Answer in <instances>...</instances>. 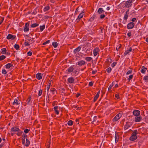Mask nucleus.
Segmentation results:
<instances>
[{
  "label": "nucleus",
  "mask_w": 148,
  "mask_h": 148,
  "mask_svg": "<svg viewBox=\"0 0 148 148\" xmlns=\"http://www.w3.org/2000/svg\"><path fill=\"white\" fill-rule=\"evenodd\" d=\"M114 82H113L111 84L110 86H109L108 88V90H110L112 87L113 86L114 84H113Z\"/></svg>",
  "instance_id": "49530a36"
},
{
  "label": "nucleus",
  "mask_w": 148,
  "mask_h": 148,
  "mask_svg": "<svg viewBox=\"0 0 148 148\" xmlns=\"http://www.w3.org/2000/svg\"><path fill=\"white\" fill-rule=\"evenodd\" d=\"M138 134V132L137 131V130H134L132 134L131 135L136 136V135Z\"/></svg>",
  "instance_id": "c85d7f7f"
},
{
  "label": "nucleus",
  "mask_w": 148,
  "mask_h": 148,
  "mask_svg": "<svg viewBox=\"0 0 148 148\" xmlns=\"http://www.w3.org/2000/svg\"><path fill=\"white\" fill-rule=\"evenodd\" d=\"M52 45L54 47L56 48L58 46V43L56 42H53L52 43Z\"/></svg>",
  "instance_id": "f704fd0d"
},
{
  "label": "nucleus",
  "mask_w": 148,
  "mask_h": 148,
  "mask_svg": "<svg viewBox=\"0 0 148 148\" xmlns=\"http://www.w3.org/2000/svg\"><path fill=\"white\" fill-rule=\"evenodd\" d=\"M135 23L133 22H130L128 23L127 25V28L128 29H132L134 27Z\"/></svg>",
  "instance_id": "f03ea898"
},
{
  "label": "nucleus",
  "mask_w": 148,
  "mask_h": 148,
  "mask_svg": "<svg viewBox=\"0 0 148 148\" xmlns=\"http://www.w3.org/2000/svg\"><path fill=\"white\" fill-rule=\"evenodd\" d=\"M142 117L141 116H136L135 117L134 121L135 122H140L141 120Z\"/></svg>",
  "instance_id": "ddd939ff"
},
{
  "label": "nucleus",
  "mask_w": 148,
  "mask_h": 148,
  "mask_svg": "<svg viewBox=\"0 0 148 148\" xmlns=\"http://www.w3.org/2000/svg\"><path fill=\"white\" fill-rule=\"evenodd\" d=\"M6 57L4 55H2L0 56V61L6 58Z\"/></svg>",
  "instance_id": "4c0bfd02"
},
{
  "label": "nucleus",
  "mask_w": 148,
  "mask_h": 148,
  "mask_svg": "<svg viewBox=\"0 0 148 148\" xmlns=\"http://www.w3.org/2000/svg\"><path fill=\"white\" fill-rule=\"evenodd\" d=\"M93 85V83L92 82H90L88 85L90 86H92Z\"/></svg>",
  "instance_id": "774afa93"
},
{
  "label": "nucleus",
  "mask_w": 148,
  "mask_h": 148,
  "mask_svg": "<svg viewBox=\"0 0 148 148\" xmlns=\"http://www.w3.org/2000/svg\"><path fill=\"white\" fill-rule=\"evenodd\" d=\"M17 133V135L18 136H20L22 134V133L23 132L22 131H21L20 130Z\"/></svg>",
  "instance_id": "3c124183"
},
{
  "label": "nucleus",
  "mask_w": 148,
  "mask_h": 148,
  "mask_svg": "<svg viewBox=\"0 0 148 148\" xmlns=\"http://www.w3.org/2000/svg\"><path fill=\"white\" fill-rule=\"evenodd\" d=\"M116 64H117L116 62H113L111 65L112 67L113 68L114 67V66H116Z\"/></svg>",
  "instance_id": "bf43d9fd"
},
{
  "label": "nucleus",
  "mask_w": 148,
  "mask_h": 148,
  "mask_svg": "<svg viewBox=\"0 0 148 148\" xmlns=\"http://www.w3.org/2000/svg\"><path fill=\"white\" fill-rule=\"evenodd\" d=\"M105 17V15L104 14H101L100 16V18L101 19H103Z\"/></svg>",
  "instance_id": "69168bd1"
},
{
  "label": "nucleus",
  "mask_w": 148,
  "mask_h": 148,
  "mask_svg": "<svg viewBox=\"0 0 148 148\" xmlns=\"http://www.w3.org/2000/svg\"><path fill=\"white\" fill-rule=\"evenodd\" d=\"M132 0H128V1H126L125 4L126 7L127 8H129L131 6L132 4Z\"/></svg>",
  "instance_id": "7ed1b4c3"
},
{
  "label": "nucleus",
  "mask_w": 148,
  "mask_h": 148,
  "mask_svg": "<svg viewBox=\"0 0 148 148\" xmlns=\"http://www.w3.org/2000/svg\"><path fill=\"white\" fill-rule=\"evenodd\" d=\"M51 80H49L48 84L47 85V90L48 91L49 90L50 88V86L51 84Z\"/></svg>",
  "instance_id": "5701e85b"
},
{
  "label": "nucleus",
  "mask_w": 148,
  "mask_h": 148,
  "mask_svg": "<svg viewBox=\"0 0 148 148\" xmlns=\"http://www.w3.org/2000/svg\"><path fill=\"white\" fill-rule=\"evenodd\" d=\"M2 74H3L5 75L6 74L7 72H6V71L5 70L3 69L2 70Z\"/></svg>",
  "instance_id": "680f3d73"
},
{
  "label": "nucleus",
  "mask_w": 148,
  "mask_h": 148,
  "mask_svg": "<svg viewBox=\"0 0 148 148\" xmlns=\"http://www.w3.org/2000/svg\"><path fill=\"white\" fill-rule=\"evenodd\" d=\"M112 70V69H111V68L110 67H109V68H107L106 69V71H107V72L108 73H110V72H111V71Z\"/></svg>",
  "instance_id": "a19ab883"
},
{
  "label": "nucleus",
  "mask_w": 148,
  "mask_h": 148,
  "mask_svg": "<svg viewBox=\"0 0 148 148\" xmlns=\"http://www.w3.org/2000/svg\"><path fill=\"white\" fill-rule=\"evenodd\" d=\"M13 64L10 63H9L5 65V68L6 69H9L10 67L12 66Z\"/></svg>",
  "instance_id": "bb28decb"
},
{
  "label": "nucleus",
  "mask_w": 148,
  "mask_h": 148,
  "mask_svg": "<svg viewBox=\"0 0 148 148\" xmlns=\"http://www.w3.org/2000/svg\"><path fill=\"white\" fill-rule=\"evenodd\" d=\"M96 14H94L93 16L88 21L92 22L96 17Z\"/></svg>",
  "instance_id": "4be33fe9"
},
{
  "label": "nucleus",
  "mask_w": 148,
  "mask_h": 148,
  "mask_svg": "<svg viewBox=\"0 0 148 148\" xmlns=\"http://www.w3.org/2000/svg\"><path fill=\"white\" fill-rule=\"evenodd\" d=\"M50 42V40H48L47 41H46L45 42H44L42 44V45H45L49 43Z\"/></svg>",
  "instance_id": "052dcab7"
},
{
  "label": "nucleus",
  "mask_w": 148,
  "mask_h": 148,
  "mask_svg": "<svg viewBox=\"0 0 148 148\" xmlns=\"http://www.w3.org/2000/svg\"><path fill=\"white\" fill-rule=\"evenodd\" d=\"M58 106H55L53 108V109L55 111V113H56L57 114H58L59 112V111L58 110Z\"/></svg>",
  "instance_id": "b1692460"
},
{
  "label": "nucleus",
  "mask_w": 148,
  "mask_h": 148,
  "mask_svg": "<svg viewBox=\"0 0 148 148\" xmlns=\"http://www.w3.org/2000/svg\"><path fill=\"white\" fill-rule=\"evenodd\" d=\"M2 52L1 53L3 54H5L6 53V49L5 48H3L1 49Z\"/></svg>",
  "instance_id": "c9c22d12"
},
{
  "label": "nucleus",
  "mask_w": 148,
  "mask_h": 148,
  "mask_svg": "<svg viewBox=\"0 0 148 148\" xmlns=\"http://www.w3.org/2000/svg\"><path fill=\"white\" fill-rule=\"evenodd\" d=\"M100 93V90L97 92V94L94 97L93 102H95L98 98Z\"/></svg>",
  "instance_id": "4468645a"
},
{
  "label": "nucleus",
  "mask_w": 148,
  "mask_h": 148,
  "mask_svg": "<svg viewBox=\"0 0 148 148\" xmlns=\"http://www.w3.org/2000/svg\"><path fill=\"white\" fill-rule=\"evenodd\" d=\"M84 12H82L80 13L78 16V18H79L80 19L83 16L84 14H83Z\"/></svg>",
  "instance_id": "79ce46f5"
},
{
  "label": "nucleus",
  "mask_w": 148,
  "mask_h": 148,
  "mask_svg": "<svg viewBox=\"0 0 148 148\" xmlns=\"http://www.w3.org/2000/svg\"><path fill=\"white\" fill-rule=\"evenodd\" d=\"M42 76L40 73H38L36 74V77L37 79L40 80L42 78Z\"/></svg>",
  "instance_id": "6ab92c4d"
},
{
  "label": "nucleus",
  "mask_w": 148,
  "mask_h": 148,
  "mask_svg": "<svg viewBox=\"0 0 148 148\" xmlns=\"http://www.w3.org/2000/svg\"><path fill=\"white\" fill-rule=\"evenodd\" d=\"M115 97L116 98H117V99H119L120 97H119V95L118 94H116L115 95Z\"/></svg>",
  "instance_id": "338daca9"
},
{
  "label": "nucleus",
  "mask_w": 148,
  "mask_h": 148,
  "mask_svg": "<svg viewBox=\"0 0 148 148\" xmlns=\"http://www.w3.org/2000/svg\"><path fill=\"white\" fill-rule=\"evenodd\" d=\"M85 59L88 62H89L92 60V58L90 57H86L85 58Z\"/></svg>",
  "instance_id": "c756f323"
},
{
  "label": "nucleus",
  "mask_w": 148,
  "mask_h": 148,
  "mask_svg": "<svg viewBox=\"0 0 148 148\" xmlns=\"http://www.w3.org/2000/svg\"><path fill=\"white\" fill-rule=\"evenodd\" d=\"M99 51H100V50L99 49V47H96L94 49L93 51L98 52H99Z\"/></svg>",
  "instance_id": "de8ad7c7"
},
{
  "label": "nucleus",
  "mask_w": 148,
  "mask_h": 148,
  "mask_svg": "<svg viewBox=\"0 0 148 148\" xmlns=\"http://www.w3.org/2000/svg\"><path fill=\"white\" fill-rule=\"evenodd\" d=\"M24 44L25 46H29L30 45V44L28 43V42L26 41V40L25 41Z\"/></svg>",
  "instance_id": "6e6d98bb"
},
{
  "label": "nucleus",
  "mask_w": 148,
  "mask_h": 148,
  "mask_svg": "<svg viewBox=\"0 0 148 148\" xmlns=\"http://www.w3.org/2000/svg\"><path fill=\"white\" fill-rule=\"evenodd\" d=\"M119 137V136L118 135V133H116V132L115 133V143H116L118 141Z\"/></svg>",
  "instance_id": "412c9836"
},
{
  "label": "nucleus",
  "mask_w": 148,
  "mask_h": 148,
  "mask_svg": "<svg viewBox=\"0 0 148 148\" xmlns=\"http://www.w3.org/2000/svg\"><path fill=\"white\" fill-rule=\"evenodd\" d=\"M16 36L15 35H13L12 34H9L6 37L7 39H11L12 40H14L16 38Z\"/></svg>",
  "instance_id": "20e7f679"
},
{
  "label": "nucleus",
  "mask_w": 148,
  "mask_h": 148,
  "mask_svg": "<svg viewBox=\"0 0 148 148\" xmlns=\"http://www.w3.org/2000/svg\"><path fill=\"white\" fill-rule=\"evenodd\" d=\"M86 63L83 60H81L78 61L77 62V65L79 66H81L82 65H84Z\"/></svg>",
  "instance_id": "0eeeda50"
},
{
  "label": "nucleus",
  "mask_w": 148,
  "mask_h": 148,
  "mask_svg": "<svg viewBox=\"0 0 148 148\" xmlns=\"http://www.w3.org/2000/svg\"><path fill=\"white\" fill-rule=\"evenodd\" d=\"M30 131V130H29L27 129H25L24 130V132L25 133H27Z\"/></svg>",
  "instance_id": "5fc2aeb1"
},
{
  "label": "nucleus",
  "mask_w": 148,
  "mask_h": 148,
  "mask_svg": "<svg viewBox=\"0 0 148 148\" xmlns=\"http://www.w3.org/2000/svg\"><path fill=\"white\" fill-rule=\"evenodd\" d=\"M122 115V114L119 113L117 114L115 117L112 119V121L113 122H115L118 120L121 116Z\"/></svg>",
  "instance_id": "f257e3e1"
},
{
  "label": "nucleus",
  "mask_w": 148,
  "mask_h": 148,
  "mask_svg": "<svg viewBox=\"0 0 148 148\" xmlns=\"http://www.w3.org/2000/svg\"><path fill=\"white\" fill-rule=\"evenodd\" d=\"M129 10H127L125 12V14L124 17V20H127L128 17V14H129Z\"/></svg>",
  "instance_id": "aec40b11"
},
{
  "label": "nucleus",
  "mask_w": 148,
  "mask_h": 148,
  "mask_svg": "<svg viewBox=\"0 0 148 148\" xmlns=\"http://www.w3.org/2000/svg\"><path fill=\"white\" fill-rule=\"evenodd\" d=\"M26 142L25 144V146L26 147H27L28 146L30 145V141H29V140L27 138L26 139Z\"/></svg>",
  "instance_id": "a878e982"
},
{
  "label": "nucleus",
  "mask_w": 148,
  "mask_h": 148,
  "mask_svg": "<svg viewBox=\"0 0 148 148\" xmlns=\"http://www.w3.org/2000/svg\"><path fill=\"white\" fill-rule=\"evenodd\" d=\"M5 143L3 142L0 144V148H1L2 147H4L5 146Z\"/></svg>",
  "instance_id": "603ef678"
},
{
  "label": "nucleus",
  "mask_w": 148,
  "mask_h": 148,
  "mask_svg": "<svg viewBox=\"0 0 148 148\" xmlns=\"http://www.w3.org/2000/svg\"><path fill=\"white\" fill-rule=\"evenodd\" d=\"M38 25H39L38 24L36 23H34L32 24L31 25V27L34 28V27H36L38 26Z\"/></svg>",
  "instance_id": "473e14b6"
},
{
  "label": "nucleus",
  "mask_w": 148,
  "mask_h": 148,
  "mask_svg": "<svg viewBox=\"0 0 148 148\" xmlns=\"http://www.w3.org/2000/svg\"><path fill=\"white\" fill-rule=\"evenodd\" d=\"M97 117L96 116H94L93 118V121H92L93 123H93V122H95L96 121L97 119Z\"/></svg>",
  "instance_id": "0e129e2a"
},
{
  "label": "nucleus",
  "mask_w": 148,
  "mask_h": 148,
  "mask_svg": "<svg viewBox=\"0 0 148 148\" xmlns=\"http://www.w3.org/2000/svg\"><path fill=\"white\" fill-rule=\"evenodd\" d=\"M73 108H76L77 110H80L81 109V107H78L77 105H74L73 106Z\"/></svg>",
  "instance_id": "58836bf2"
},
{
  "label": "nucleus",
  "mask_w": 148,
  "mask_h": 148,
  "mask_svg": "<svg viewBox=\"0 0 148 148\" xmlns=\"http://www.w3.org/2000/svg\"><path fill=\"white\" fill-rule=\"evenodd\" d=\"M133 75H130L129 76V78H128L127 79L128 81L129 82H130V80H131L133 78Z\"/></svg>",
  "instance_id": "37998d69"
},
{
  "label": "nucleus",
  "mask_w": 148,
  "mask_h": 148,
  "mask_svg": "<svg viewBox=\"0 0 148 148\" xmlns=\"http://www.w3.org/2000/svg\"><path fill=\"white\" fill-rule=\"evenodd\" d=\"M73 122L72 120H69L67 124L69 125H73Z\"/></svg>",
  "instance_id": "e433bc0d"
},
{
  "label": "nucleus",
  "mask_w": 148,
  "mask_h": 148,
  "mask_svg": "<svg viewBox=\"0 0 148 148\" xmlns=\"http://www.w3.org/2000/svg\"><path fill=\"white\" fill-rule=\"evenodd\" d=\"M143 79L144 80H145V82H148V76H145L144 77Z\"/></svg>",
  "instance_id": "4d7b16f0"
},
{
  "label": "nucleus",
  "mask_w": 148,
  "mask_h": 148,
  "mask_svg": "<svg viewBox=\"0 0 148 148\" xmlns=\"http://www.w3.org/2000/svg\"><path fill=\"white\" fill-rule=\"evenodd\" d=\"M132 69L129 70L126 73V74L129 75L130 74H131L132 73Z\"/></svg>",
  "instance_id": "8fccbe9b"
},
{
  "label": "nucleus",
  "mask_w": 148,
  "mask_h": 148,
  "mask_svg": "<svg viewBox=\"0 0 148 148\" xmlns=\"http://www.w3.org/2000/svg\"><path fill=\"white\" fill-rule=\"evenodd\" d=\"M14 47L16 50H18L19 48V46L18 45L15 44L14 45Z\"/></svg>",
  "instance_id": "ea45409f"
},
{
  "label": "nucleus",
  "mask_w": 148,
  "mask_h": 148,
  "mask_svg": "<svg viewBox=\"0 0 148 148\" xmlns=\"http://www.w3.org/2000/svg\"><path fill=\"white\" fill-rule=\"evenodd\" d=\"M103 12H104V11L102 8H99L97 11L98 13L100 14L102 13Z\"/></svg>",
  "instance_id": "2f4dec72"
},
{
  "label": "nucleus",
  "mask_w": 148,
  "mask_h": 148,
  "mask_svg": "<svg viewBox=\"0 0 148 148\" xmlns=\"http://www.w3.org/2000/svg\"><path fill=\"white\" fill-rule=\"evenodd\" d=\"M20 101L18 100L17 99H14V101L13 102L12 104L13 105L16 104V105H18L20 103Z\"/></svg>",
  "instance_id": "dca6fc26"
},
{
  "label": "nucleus",
  "mask_w": 148,
  "mask_h": 148,
  "mask_svg": "<svg viewBox=\"0 0 148 148\" xmlns=\"http://www.w3.org/2000/svg\"><path fill=\"white\" fill-rule=\"evenodd\" d=\"M50 91L53 95H54L56 91V89L54 88H51L50 89Z\"/></svg>",
  "instance_id": "7c9ffc66"
},
{
  "label": "nucleus",
  "mask_w": 148,
  "mask_h": 148,
  "mask_svg": "<svg viewBox=\"0 0 148 148\" xmlns=\"http://www.w3.org/2000/svg\"><path fill=\"white\" fill-rule=\"evenodd\" d=\"M130 123V122H127L126 124L124 125V129L125 130H126L131 125Z\"/></svg>",
  "instance_id": "9d476101"
},
{
  "label": "nucleus",
  "mask_w": 148,
  "mask_h": 148,
  "mask_svg": "<svg viewBox=\"0 0 148 148\" xmlns=\"http://www.w3.org/2000/svg\"><path fill=\"white\" fill-rule=\"evenodd\" d=\"M37 12L36 11V9H35L33 11L32 13V14L35 15L36 14Z\"/></svg>",
  "instance_id": "864d4df0"
},
{
  "label": "nucleus",
  "mask_w": 148,
  "mask_h": 148,
  "mask_svg": "<svg viewBox=\"0 0 148 148\" xmlns=\"http://www.w3.org/2000/svg\"><path fill=\"white\" fill-rule=\"evenodd\" d=\"M50 8V7L49 5H47L43 9V11L44 12H46L49 10Z\"/></svg>",
  "instance_id": "cd10ccee"
},
{
  "label": "nucleus",
  "mask_w": 148,
  "mask_h": 148,
  "mask_svg": "<svg viewBox=\"0 0 148 148\" xmlns=\"http://www.w3.org/2000/svg\"><path fill=\"white\" fill-rule=\"evenodd\" d=\"M67 81L69 83H73L74 82L75 79L73 77H70L68 79Z\"/></svg>",
  "instance_id": "9b49d317"
},
{
  "label": "nucleus",
  "mask_w": 148,
  "mask_h": 148,
  "mask_svg": "<svg viewBox=\"0 0 148 148\" xmlns=\"http://www.w3.org/2000/svg\"><path fill=\"white\" fill-rule=\"evenodd\" d=\"M31 99V96H29L26 100L27 104L29 106H30L32 105Z\"/></svg>",
  "instance_id": "39448f33"
},
{
  "label": "nucleus",
  "mask_w": 148,
  "mask_h": 148,
  "mask_svg": "<svg viewBox=\"0 0 148 148\" xmlns=\"http://www.w3.org/2000/svg\"><path fill=\"white\" fill-rule=\"evenodd\" d=\"M132 49L131 47L129 48L128 49L125 51V53H124V56H125L127 54L129 53L130 52H131L132 51Z\"/></svg>",
  "instance_id": "a211bd4d"
},
{
  "label": "nucleus",
  "mask_w": 148,
  "mask_h": 148,
  "mask_svg": "<svg viewBox=\"0 0 148 148\" xmlns=\"http://www.w3.org/2000/svg\"><path fill=\"white\" fill-rule=\"evenodd\" d=\"M74 65H72L70 66L69 68L68 69L67 71L68 72L70 73L72 72H73L74 69Z\"/></svg>",
  "instance_id": "f8f14e48"
},
{
  "label": "nucleus",
  "mask_w": 148,
  "mask_h": 148,
  "mask_svg": "<svg viewBox=\"0 0 148 148\" xmlns=\"http://www.w3.org/2000/svg\"><path fill=\"white\" fill-rule=\"evenodd\" d=\"M137 138L136 136L131 135V136L130 138V140L131 141H134Z\"/></svg>",
  "instance_id": "f3484780"
},
{
  "label": "nucleus",
  "mask_w": 148,
  "mask_h": 148,
  "mask_svg": "<svg viewBox=\"0 0 148 148\" xmlns=\"http://www.w3.org/2000/svg\"><path fill=\"white\" fill-rule=\"evenodd\" d=\"M42 90L40 89L38 92V95L39 96H40L42 95Z\"/></svg>",
  "instance_id": "13d9d810"
},
{
  "label": "nucleus",
  "mask_w": 148,
  "mask_h": 148,
  "mask_svg": "<svg viewBox=\"0 0 148 148\" xmlns=\"http://www.w3.org/2000/svg\"><path fill=\"white\" fill-rule=\"evenodd\" d=\"M104 8H103L104 9H106V10H109L110 9V7L108 6V7L106 5H105L103 6Z\"/></svg>",
  "instance_id": "a18cd8bd"
},
{
  "label": "nucleus",
  "mask_w": 148,
  "mask_h": 148,
  "mask_svg": "<svg viewBox=\"0 0 148 148\" xmlns=\"http://www.w3.org/2000/svg\"><path fill=\"white\" fill-rule=\"evenodd\" d=\"M144 117L143 119L145 120L146 122H147L148 121V116H145L144 115Z\"/></svg>",
  "instance_id": "c03bdc74"
},
{
  "label": "nucleus",
  "mask_w": 148,
  "mask_h": 148,
  "mask_svg": "<svg viewBox=\"0 0 148 148\" xmlns=\"http://www.w3.org/2000/svg\"><path fill=\"white\" fill-rule=\"evenodd\" d=\"M133 113L134 115L136 116H138L140 115V112L138 110H135L133 111Z\"/></svg>",
  "instance_id": "423d86ee"
},
{
  "label": "nucleus",
  "mask_w": 148,
  "mask_h": 148,
  "mask_svg": "<svg viewBox=\"0 0 148 148\" xmlns=\"http://www.w3.org/2000/svg\"><path fill=\"white\" fill-rule=\"evenodd\" d=\"M81 47L80 46H79L77 48L75 49L73 51V53L74 54H76L77 52L79 51L81 49Z\"/></svg>",
  "instance_id": "2eb2a0df"
},
{
  "label": "nucleus",
  "mask_w": 148,
  "mask_h": 148,
  "mask_svg": "<svg viewBox=\"0 0 148 148\" xmlns=\"http://www.w3.org/2000/svg\"><path fill=\"white\" fill-rule=\"evenodd\" d=\"M45 25H43L42 26H40V31H42L45 29Z\"/></svg>",
  "instance_id": "72a5a7b5"
},
{
  "label": "nucleus",
  "mask_w": 148,
  "mask_h": 148,
  "mask_svg": "<svg viewBox=\"0 0 148 148\" xmlns=\"http://www.w3.org/2000/svg\"><path fill=\"white\" fill-rule=\"evenodd\" d=\"M147 69V68L145 67L144 66H142L141 67V72L142 73H145L146 70Z\"/></svg>",
  "instance_id": "393cba45"
},
{
  "label": "nucleus",
  "mask_w": 148,
  "mask_h": 148,
  "mask_svg": "<svg viewBox=\"0 0 148 148\" xmlns=\"http://www.w3.org/2000/svg\"><path fill=\"white\" fill-rule=\"evenodd\" d=\"M32 55V52L31 51H30L27 53V56H30Z\"/></svg>",
  "instance_id": "09e8293b"
},
{
  "label": "nucleus",
  "mask_w": 148,
  "mask_h": 148,
  "mask_svg": "<svg viewBox=\"0 0 148 148\" xmlns=\"http://www.w3.org/2000/svg\"><path fill=\"white\" fill-rule=\"evenodd\" d=\"M29 23L28 22L25 24V26L23 29L24 32H27L29 30Z\"/></svg>",
  "instance_id": "6e6552de"
},
{
  "label": "nucleus",
  "mask_w": 148,
  "mask_h": 148,
  "mask_svg": "<svg viewBox=\"0 0 148 148\" xmlns=\"http://www.w3.org/2000/svg\"><path fill=\"white\" fill-rule=\"evenodd\" d=\"M22 137L23 138H24V139H25V138H27V135H26L25 134H23L22 135Z\"/></svg>",
  "instance_id": "e2e57ef3"
},
{
  "label": "nucleus",
  "mask_w": 148,
  "mask_h": 148,
  "mask_svg": "<svg viewBox=\"0 0 148 148\" xmlns=\"http://www.w3.org/2000/svg\"><path fill=\"white\" fill-rule=\"evenodd\" d=\"M19 130H20L19 129V128L17 127H16L15 126L12 128L11 130V132H15L18 131Z\"/></svg>",
  "instance_id": "1a4fd4ad"
}]
</instances>
